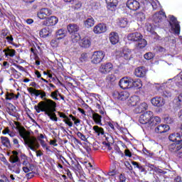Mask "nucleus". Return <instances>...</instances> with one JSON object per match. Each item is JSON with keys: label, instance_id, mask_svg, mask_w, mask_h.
<instances>
[{"label": "nucleus", "instance_id": "nucleus-23", "mask_svg": "<svg viewBox=\"0 0 182 182\" xmlns=\"http://www.w3.org/2000/svg\"><path fill=\"white\" fill-rule=\"evenodd\" d=\"M56 23H58V18L56 16H50L46 20V26H54Z\"/></svg>", "mask_w": 182, "mask_h": 182}, {"label": "nucleus", "instance_id": "nucleus-7", "mask_svg": "<svg viewBox=\"0 0 182 182\" xmlns=\"http://www.w3.org/2000/svg\"><path fill=\"white\" fill-rule=\"evenodd\" d=\"M169 24L176 35H180V23L173 16H171Z\"/></svg>", "mask_w": 182, "mask_h": 182}, {"label": "nucleus", "instance_id": "nucleus-51", "mask_svg": "<svg viewBox=\"0 0 182 182\" xmlns=\"http://www.w3.org/2000/svg\"><path fill=\"white\" fill-rule=\"evenodd\" d=\"M23 157H24V159H23V161L22 162L23 166H32V164H31L29 163V161H28V158H26V156H23Z\"/></svg>", "mask_w": 182, "mask_h": 182}, {"label": "nucleus", "instance_id": "nucleus-63", "mask_svg": "<svg viewBox=\"0 0 182 182\" xmlns=\"http://www.w3.org/2000/svg\"><path fill=\"white\" fill-rule=\"evenodd\" d=\"M119 182H126V176L124 175L121 174L119 176Z\"/></svg>", "mask_w": 182, "mask_h": 182}, {"label": "nucleus", "instance_id": "nucleus-24", "mask_svg": "<svg viewBox=\"0 0 182 182\" xmlns=\"http://www.w3.org/2000/svg\"><path fill=\"white\" fill-rule=\"evenodd\" d=\"M135 75L137 77H144L146 76V70L144 67H139L135 70Z\"/></svg>", "mask_w": 182, "mask_h": 182}, {"label": "nucleus", "instance_id": "nucleus-4", "mask_svg": "<svg viewBox=\"0 0 182 182\" xmlns=\"http://www.w3.org/2000/svg\"><path fill=\"white\" fill-rule=\"evenodd\" d=\"M151 117H153V112L147 111L139 117V123H141V124H149L150 126Z\"/></svg>", "mask_w": 182, "mask_h": 182}, {"label": "nucleus", "instance_id": "nucleus-35", "mask_svg": "<svg viewBox=\"0 0 182 182\" xmlns=\"http://www.w3.org/2000/svg\"><path fill=\"white\" fill-rule=\"evenodd\" d=\"M132 164L134 166V168H138L141 173H144V171H146V168H144L140 163L132 161Z\"/></svg>", "mask_w": 182, "mask_h": 182}, {"label": "nucleus", "instance_id": "nucleus-61", "mask_svg": "<svg viewBox=\"0 0 182 182\" xmlns=\"http://www.w3.org/2000/svg\"><path fill=\"white\" fill-rule=\"evenodd\" d=\"M164 96H165V97H171V92L170 91L164 92Z\"/></svg>", "mask_w": 182, "mask_h": 182}, {"label": "nucleus", "instance_id": "nucleus-49", "mask_svg": "<svg viewBox=\"0 0 182 182\" xmlns=\"http://www.w3.org/2000/svg\"><path fill=\"white\" fill-rule=\"evenodd\" d=\"M145 16H144V14H143V13H138V14H136V18L139 20V21H140L141 22L142 21H144V19H145Z\"/></svg>", "mask_w": 182, "mask_h": 182}, {"label": "nucleus", "instance_id": "nucleus-19", "mask_svg": "<svg viewBox=\"0 0 182 182\" xmlns=\"http://www.w3.org/2000/svg\"><path fill=\"white\" fill-rule=\"evenodd\" d=\"M121 56L125 59V60H130L133 55H132V50L129 48H124Z\"/></svg>", "mask_w": 182, "mask_h": 182}, {"label": "nucleus", "instance_id": "nucleus-11", "mask_svg": "<svg viewBox=\"0 0 182 182\" xmlns=\"http://www.w3.org/2000/svg\"><path fill=\"white\" fill-rule=\"evenodd\" d=\"M119 85L121 89H129L131 87L132 80L127 77H123L119 80Z\"/></svg>", "mask_w": 182, "mask_h": 182}, {"label": "nucleus", "instance_id": "nucleus-45", "mask_svg": "<svg viewBox=\"0 0 182 182\" xmlns=\"http://www.w3.org/2000/svg\"><path fill=\"white\" fill-rule=\"evenodd\" d=\"M58 95H59V90H56L54 92H52L50 96V97H52L53 100H59V98H58Z\"/></svg>", "mask_w": 182, "mask_h": 182}, {"label": "nucleus", "instance_id": "nucleus-6", "mask_svg": "<svg viewBox=\"0 0 182 182\" xmlns=\"http://www.w3.org/2000/svg\"><path fill=\"white\" fill-rule=\"evenodd\" d=\"M105 53L103 51H95L92 56V63L97 65L105 59Z\"/></svg>", "mask_w": 182, "mask_h": 182}, {"label": "nucleus", "instance_id": "nucleus-2", "mask_svg": "<svg viewBox=\"0 0 182 182\" xmlns=\"http://www.w3.org/2000/svg\"><path fill=\"white\" fill-rule=\"evenodd\" d=\"M34 109L37 113H41V112H44V113H46V112H56V102L50 99H47L35 105Z\"/></svg>", "mask_w": 182, "mask_h": 182}, {"label": "nucleus", "instance_id": "nucleus-43", "mask_svg": "<svg viewBox=\"0 0 182 182\" xmlns=\"http://www.w3.org/2000/svg\"><path fill=\"white\" fill-rule=\"evenodd\" d=\"M116 80V76L114 74H109L106 77L107 83H113Z\"/></svg>", "mask_w": 182, "mask_h": 182}, {"label": "nucleus", "instance_id": "nucleus-53", "mask_svg": "<svg viewBox=\"0 0 182 182\" xmlns=\"http://www.w3.org/2000/svg\"><path fill=\"white\" fill-rule=\"evenodd\" d=\"M141 4H143V5L145 6H149V5H151L150 4V1L149 0H140Z\"/></svg>", "mask_w": 182, "mask_h": 182}, {"label": "nucleus", "instance_id": "nucleus-41", "mask_svg": "<svg viewBox=\"0 0 182 182\" xmlns=\"http://www.w3.org/2000/svg\"><path fill=\"white\" fill-rule=\"evenodd\" d=\"M71 41L73 42V43H77V42H79V41H80V34L78 33L71 34Z\"/></svg>", "mask_w": 182, "mask_h": 182}, {"label": "nucleus", "instance_id": "nucleus-55", "mask_svg": "<svg viewBox=\"0 0 182 182\" xmlns=\"http://www.w3.org/2000/svg\"><path fill=\"white\" fill-rule=\"evenodd\" d=\"M151 5H149L148 7H151L153 9H157V3L156 1H150Z\"/></svg>", "mask_w": 182, "mask_h": 182}, {"label": "nucleus", "instance_id": "nucleus-5", "mask_svg": "<svg viewBox=\"0 0 182 182\" xmlns=\"http://www.w3.org/2000/svg\"><path fill=\"white\" fill-rule=\"evenodd\" d=\"M113 70V64L112 63H102L99 68L100 73L102 75H107Z\"/></svg>", "mask_w": 182, "mask_h": 182}, {"label": "nucleus", "instance_id": "nucleus-40", "mask_svg": "<svg viewBox=\"0 0 182 182\" xmlns=\"http://www.w3.org/2000/svg\"><path fill=\"white\" fill-rule=\"evenodd\" d=\"M18 95H15L13 92H7L6 94V100H16Z\"/></svg>", "mask_w": 182, "mask_h": 182}, {"label": "nucleus", "instance_id": "nucleus-8", "mask_svg": "<svg viewBox=\"0 0 182 182\" xmlns=\"http://www.w3.org/2000/svg\"><path fill=\"white\" fill-rule=\"evenodd\" d=\"M151 103H152L153 106L161 107L166 105V100H164V98L161 97H155L151 99Z\"/></svg>", "mask_w": 182, "mask_h": 182}, {"label": "nucleus", "instance_id": "nucleus-28", "mask_svg": "<svg viewBox=\"0 0 182 182\" xmlns=\"http://www.w3.org/2000/svg\"><path fill=\"white\" fill-rule=\"evenodd\" d=\"M139 100H140V98L136 95H134L129 98L128 105L129 106H136L139 103Z\"/></svg>", "mask_w": 182, "mask_h": 182}, {"label": "nucleus", "instance_id": "nucleus-12", "mask_svg": "<svg viewBox=\"0 0 182 182\" xmlns=\"http://www.w3.org/2000/svg\"><path fill=\"white\" fill-rule=\"evenodd\" d=\"M127 6L131 11H137L140 8V3L136 0H128L127 2Z\"/></svg>", "mask_w": 182, "mask_h": 182}, {"label": "nucleus", "instance_id": "nucleus-62", "mask_svg": "<svg viewBox=\"0 0 182 182\" xmlns=\"http://www.w3.org/2000/svg\"><path fill=\"white\" fill-rule=\"evenodd\" d=\"M6 41L9 42V43H12L14 42V38L12 36L6 37Z\"/></svg>", "mask_w": 182, "mask_h": 182}, {"label": "nucleus", "instance_id": "nucleus-39", "mask_svg": "<svg viewBox=\"0 0 182 182\" xmlns=\"http://www.w3.org/2000/svg\"><path fill=\"white\" fill-rule=\"evenodd\" d=\"M131 87H134V89H140L141 87V82L140 80H131Z\"/></svg>", "mask_w": 182, "mask_h": 182}, {"label": "nucleus", "instance_id": "nucleus-38", "mask_svg": "<svg viewBox=\"0 0 182 182\" xmlns=\"http://www.w3.org/2000/svg\"><path fill=\"white\" fill-rule=\"evenodd\" d=\"M159 123H161V119L160 117H151L150 126H156V124H159Z\"/></svg>", "mask_w": 182, "mask_h": 182}, {"label": "nucleus", "instance_id": "nucleus-54", "mask_svg": "<svg viewBox=\"0 0 182 182\" xmlns=\"http://www.w3.org/2000/svg\"><path fill=\"white\" fill-rule=\"evenodd\" d=\"M32 166H26L23 167V171H24V173H29V171H31V168Z\"/></svg>", "mask_w": 182, "mask_h": 182}, {"label": "nucleus", "instance_id": "nucleus-56", "mask_svg": "<svg viewBox=\"0 0 182 182\" xmlns=\"http://www.w3.org/2000/svg\"><path fill=\"white\" fill-rule=\"evenodd\" d=\"M157 50L158 52H160V53H166V48L162 46H158Z\"/></svg>", "mask_w": 182, "mask_h": 182}, {"label": "nucleus", "instance_id": "nucleus-25", "mask_svg": "<svg viewBox=\"0 0 182 182\" xmlns=\"http://www.w3.org/2000/svg\"><path fill=\"white\" fill-rule=\"evenodd\" d=\"M109 41L112 45H116L119 43V34L117 33H110L109 34Z\"/></svg>", "mask_w": 182, "mask_h": 182}, {"label": "nucleus", "instance_id": "nucleus-37", "mask_svg": "<svg viewBox=\"0 0 182 182\" xmlns=\"http://www.w3.org/2000/svg\"><path fill=\"white\" fill-rule=\"evenodd\" d=\"M45 114L48 116V117L52 120L53 122H57L58 121V117H56V114L55 112H46Z\"/></svg>", "mask_w": 182, "mask_h": 182}, {"label": "nucleus", "instance_id": "nucleus-21", "mask_svg": "<svg viewBox=\"0 0 182 182\" xmlns=\"http://www.w3.org/2000/svg\"><path fill=\"white\" fill-rule=\"evenodd\" d=\"M168 139L171 141H182V135L177 132V133H173L169 135Z\"/></svg>", "mask_w": 182, "mask_h": 182}, {"label": "nucleus", "instance_id": "nucleus-17", "mask_svg": "<svg viewBox=\"0 0 182 182\" xmlns=\"http://www.w3.org/2000/svg\"><path fill=\"white\" fill-rule=\"evenodd\" d=\"M50 10L49 9H41L37 14L38 18L40 19H45L46 16H49L50 15Z\"/></svg>", "mask_w": 182, "mask_h": 182}, {"label": "nucleus", "instance_id": "nucleus-29", "mask_svg": "<svg viewBox=\"0 0 182 182\" xmlns=\"http://www.w3.org/2000/svg\"><path fill=\"white\" fill-rule=\"evenodd\" d=\"M147 103L142 102L135 109V112L136 113H143V112H146V110H147Z\"/></svg>", "mask_w": 182, "mask_h": 182}, {"label": "nucleus", "instance_id": "nucleus-36", "mask_svg": "<svg viewBox=\"0 0 182 182\" xmlns=\"http://www.w3.org/2000/svg\"><path fill=\"white\" fill-rule=\"evenodd\" d=\"M55 36L57 39H63V38H65V36H66V32L63 29H59L55 33Z\"/></svg>", "mask_w": 182, "mask_h": 182}, {"label": "nucleus", "instance_id": "nucleus-30", "mask_svg": "<svg viewBox=\"0 0 182 182\" xmlns=\"http://www.w3.org/2000/svg\"><path fill=\"white\" fill-rule=\"evenodd\" d=\"M6 58H14L16 53V51L14 49L6 48L3 50Z\"/></svg>", "mask_w": 182, "mask_h": 182}, {"label": "nucleus", "instance_id": "nucleus-42", "mask_svg": "<svg viewBox=\"0 0 182 182\" xmlns=\"http://www.w3.org/2000/svg\"><path fill=\"white\" fill-rule=\"evenodd\" d=\"M1 143L2 144H4V146H6V147H9V146H11V141H9V139L6 136H1Z\"/></svg>", "mask_w": 182, "mask_h": 182}, {"label": "nucleus", "instance_id": "nucleus-57", "mask_svg": "<svg viewBox=\"0 0 182 182\" xmlns=\"http://www.w3.org/2000/svg\"><path fill=\"white\" fill-rule=\"evenodd\" d=\"M74 8L75 9H79L82 8V3H80V1L75 2Z\"/></svg>", "mask_w": 182, "mask_h": 182}, {"label": "nucleus", "instance_id": "nucleus-59", "mask_svg": "<svg viewBox=\"0 0 182 182\" xmlns=\"http://www.w3.org/2000/svg\"><path fill=\"white\" fill-rule=\"evenodd\" d=\"M125 166L126 167L128 168V170H129V171H133V166H132V165L130 164V163H129L128 161H127L125 163Z\"/></svg>", "mask_w": 182, "mask_h": 182}, {"label": "nucleus", "instance_id": "nucleus-16", "mask_svg": "<svg viewBox=\"0 0 182 182\" xmlns=\"http://www.w3.org/2000/svg\"><path fill=\"white\" fill-rule=\"evenodd\" d=\"M107 28L106 24L104 23H99L98 25L95 26L93 29L94 33H105L106 32Z\"/></svg>", "mask_w": 182, "mask_h": 182}, {"label": "nucleus", "instance_id": "nucleus-10", "mask_svg": "<svg viewBox=\"0 0 182 182\" xmlns=\"http://www.w3.org/2000/svg\"><path fill=\"white\" fill-rule=\"evenodd\" d=\"M164 18H166L165 14L156 13L152 17V21L155 23V26H159V23L163 22Z\"/></svg>", "mask_w": 182, "mask_h": 182}, {"label": "nucleus", "instance_id": "nucleus-48", "mask_svg": "<svg viewBox=\"0 0 182 182\" xmlns=\"http://www.w3.org/2000/svg\"><path fill=\"white\" fill-rule=\"evenodd\" d=\"M87 59H89V56L87 55V53H83L82 54H81V57H80V60L82 62H86V60H87Z\"/></svg>", "mask_w": 182, "mask_h": 182}, {"label": "nucleus", "instance_id": "nucleus-64", "mask_svg": "<svg viewBox=\"0 0 182 182\" xmlns=\"http://www.w3.org/2000/svg\"><path fill=\"white\" fill-rule=\"evenodd\" d=\"M124 154H125V156H127V157H132V152H130V150L126 149L124 151Z\"/></svg>", "mask_w": 182, "mask_h": 182}, {"label": "nucleus", "instance_id": "nucleus-44", "mask_svg": "<svg viewBox=\"0 0 182 182\" xmlns=\"http://www.w3.org/2000/svg\"><path fill=\"white\" fill-rule=\"evenodd\" d=\"M129 23V21H127V18H121L119 21V26L120 28H126Z\"/></svg>", "mask_w": 182, "mask_h": 182}, {"label": "nucleus", "instance_id": "nucleus-15", "mask_svg": "<svg viewBox=\"0 0 182 182\" xmlns=\"http://www.w3.org/2000/svg\"><path fill=\"white\" fill-rule=\"evenodd\" d=\"M170 130V126L167 124H161L155 128V133L161 134L163 133H167Z\"/></svg>", "mask_w": 182, "mask_h": 182}, {"label": "nucleus", "instance_id": "nucleus-34", "mask_svg": "<svg viewBox=\"0 0 182 182\" xmlns=\"http://www.w3.org/2000/svg\"><path fill=\"white\" fill-rule=\"evenodd\" d=\"M36 92V97L40 96L41 99L42 100H46L48 98H46V92L42 90H37L35 91Z\"/></svg>", "mask_w": 182, "mask_h": 182}, {"label": "nucleus", "instance_id": "nucleus-60", "mask_svg": "<svg viewBox=\"0 0 182 182\" xmlns=\"http://www.w3.org/2000/svg\"><path fill=\"white\" fill-rule=\"evenodd\" d=\"M2 133L4 134H9V133H11V130L9 129V127H6L4 129V130L2 131Z\"/></svg>", "mask_w": 182, "mask_h": 182}, {"label": "nucleus", "instance_id": "nucleus-50", "mask_svg": "<svg viewBox=\"0 0 182 182\" xmlns=\"http://www.w3.org/2000/svg\"><path fill=\"white\" fill-rule=\"evenodd\" d=\"M77 136L79 137V139H80V140H82V141H86V140H87V139H86V136H85L80 132H77Z\"/></svg>", "mask_w": 182, "mask_h": 182}, {"label": "nucleus", "instance_id": "nucleus-20", "mask_svg": "<svg viewBox=\"0 0 182 182\" xmlns=\"http://www.w3.org/2000/svg\"><path fill=\"white\" fill-rule=\"evenodd\" d=\"M67 29L70 35L77 33V31H79V26L75 23H70L67 26Z\"/></svg>", "mask_w": 182, "mask_h": 182}, {"label": "nucleus", "instance_id": "nucleus-52", "mask_svg": "<svg viewBox=\"0 0 182 182\" xmlns=\"http://www.w3.org/2000/svg\"><path fill=\"white\" fill-rule=\"evenodd\" d=\"M38 140L40 141V144H41L42 147H43V149L46 148V150H49L46 142H45L43 139H38Z\"/></svg>", "mask_w": 182, "mask_h": 182}, {"label": "nucleus", "instance_id": "nucleus-18", "mask_svg": "<svg viewBox=\"0 0 182 182\" xmlns=\"http://www.w3.org/2000/svg\"><path fill=\"white\" fill-rule=\"evenodd\" d=\"M79 45L81 48H90L92 41H90V38H89V37H85L80 41Z\"/></svg>", "mask_w": 182, "mask_h": 182}, {"label": "nucleus", "instance_id": "nucleus-1", "mask_svg": "<svg viewBox=\"0 0 182 182\" xmlns=\"http://www.w3.org/2000/svg\"><path fill=\"white\" fill-rule=\"evenodd\" d=\"M14 124L16 126L20 137L23 139L24 144H26L30 150L35 151V150L39 147V142L38 139H36V137L31 136V133L28 132L25 127L21 126L18 122H14Z\"/></svg>", "mask_w": 182, "mask_h": 182}, {"label": "nucleus", "instance_id": "nucleus-58", "mask_svg": "<svg viewBox=\"0 0 182 182\" xmlns=\"http://www.w3.org/2000/svg\"><path fill=\"white\" fill-rule=\"evenodd\" d=\"M36 90H36V89H35L33 87L28 88V91L29 92V93H31V94L35 95H36Z\"/></svg>", "mask_w": 182, "mask_h": 182}, {"label": "nucleus", "instance_id": "nucleus-47", "mask_svg": "<svg viewBox=\"0 0 182 182\" xmlns=\"http://www.w3.org/2000/svg\"><path fill=\"white\" fill-rule=\"evenodd\" d=\"M174 103H176L177 107H180L182 105V99L178 96L176 99L174 100Z\"/></svg>", "mask_w": 182, "mask_h": 182}, {"label": "nucleus", "instance_id": "nucleus-9", "mask_svg": "<svg viewBox=\"0 0 182 182\" xmlns=\"http://www.w3.org/2000/svg\"><path fill=\"white\" fill-rule=\"evenodd\" d=\"M18 154H19V153L18 151H13L12 155L10 156L9 161L12 164L17 163L18 167H21V164H22L21 163V159H19V156H18Z\"/></svg>", "mask_w": 182, "mask_h": 182}, {"label": "nucleus", "instance_id": "nucleus-13", "mask_svg": "<svg viewBox=\"0 0 182 182\" xmlns=\"http://www.w3.org/2000/svg\"><path fill=\"white\" fill-rule=\"evenodd\" d=\"M130 96V94L126 91H123L121 92H114V97L115 99H118V100H126L129 99V97Z\"/></svg>", "mask_w": 182, "mask_h": 182}, {"label": "nucleus", "instance_id": "nucleus-14", "mask_svg": "<svg viewBox=\"0 0 182 182\" xmlns=\"http://www.w3.org/2000/svg\"><path fill=\"white\" fill-rule=\"evenodd\" d=\"M53 32V30L49 27H46L44 28H42L39 32V36L41 38H48V36H50L52 35V33Z\"/></svg>", "mask_w": 182, "mask_h": 182}, {"label": "nucleus", "instance_id": "nucleus-27", "mask_svg": "<svg viewBox=\"0 0 182 182\" xmlns=\"http://www.w3.org/2000/svg\"><path fill=\"white\" fill-rule=\"evenodd\" d=\"M168 149L172 153H177V151H180V150H181L182 145L178 144H172L169 145Z\"/></svg>", "mask_w": 182, "mask_h": 182}, {"label": "nucleus", "instance_id": "nucleus-32", "mask_svg": "<svg viewBox=\"0 0 182 182\" xmlns=\"http://www.w3.org/2000/svg\"><path fill=\"white\" fill-rule=\"evenodd\" d=\"M92 130H94L95 134H97V136H105V129L97 125L94 126Z\"/></svg>", "mask_w": 182, "mask_h": 182}, {"label": "nucleus", "instance_id": "nucleus-26", "mask_svg": "<svg viewBox=\"0 0 182 182\" xmlns=\"http://www.w3.org/2000/svg\"><path fill=\"white\" fill-rule=\"evenodd\" d=\"M106 3L107 4V8L108 9H111L113 11L114 8L117 6V4H119L118 0H105Z\"/></svg>", "mask_w": 182, "mask_h": 182}, {"label": "nucleus", "instance_id": "nucleus-31", "mask_svg": "<svg viewBox=\"0 0 182 182\" xmlns=\"http://www.w3.org/2000/svg\"><path fill=\"white\" fill-rule=\"evenodd\" d=\"M84 25L86 28H92L95 25V19L92 16L88 17L84 21Z\"/></svg>", "mask_w": 182, "mask_h": 182}, {"label": "nucleus", "instance_id": "nucleus-3", "mask_svg": "<svg viewBox=\"0 0 182 182\" xmlns=\"http://www.w3.org/2000/svg\"><path fill=\"white\" fill-rule=\"evenodd\" d=\"M128 41L131 42H136L135 45L136 49H144L147 46V41L143 38V35L139 32L131 33L127 36Z\"/></svg>", "mask_w": 182, "mask_h": 182}, {"label": "nucleus", "instance_id": "nucleus-46", "mask_svg": "<svg viewBox=\"0 0 182 182\" xmlns=\"http://www.w3.org/2000/svg\"><path fill=\"white\" fill-rule=\"evenodd\" d=\"M154 57V55L151 53H146L144 55V59H146V60H150L151 59H153Z\"/></svg>", "mask_w": 182, "mask_h": 182}, {"label": "nucleus", "instance_id": "nucleus-33", "mask_svg": "<svg viewBox=\"0 0 182 182\" xmlns=\"http://www.w3.org/2000/svg\"><path fill=\"white\" fill-rule=\"evenodd\" d=\"M92 119L96 124H100V126H102V117L100 116V114L96 112L93 113Z\"/></svg>", "mask_w": 182, "mask_h": 182}, {"label": "nucleus", "instance_id": "nucleus-22", "mask_svg": "<svg viewBox=\"0 0 182 182\" xmlns=\"http://www.w3.org/2000/svg\"><path fill=\"white\" fill-rule=\"evenodd\" d=\"M58 116H60V117H62L63 119L64 123H65V124H68V126H69V127H72V126H73V122H72L70 121V119H69V117H68V116H66V114H65V113L63 112H58Z\"/></svg>", "mask_w": 182, "mask_h": 182}]
</instances>
